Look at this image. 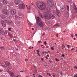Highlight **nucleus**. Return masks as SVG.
<instances>
[{
  "label": "nucleus",
  "instance_id": "1",
  "mask_svg": "<svg viewBox=\"0 0 77 77\" xmlns=\"http://www.w3.org/2000/svg\"><path fill=\"white\" fill-rule=\"evenodd\" d=\"M52 12L51 10H48L45 13V15H44L45 19H48L49 18L51 19H54L55 18V16L53 15L51 16Z\"/></svg>",
  "mask_w": 77,
  "mask_h": 77
},
{
  "label": "nucleus",
  "instance_id": "43",
  "mask_svg": "<svg viewBox=\"0 0 77 77\" xmlns=\"http://www.w3.org/2000/svg\"><path fill=\"white\" fill-rule=\"evenodd\" d=\"M74 48H72V49H71V51H72V50H74Z\"/></svg>",
  "mask_w": 77,
  "mask_h": 77
},
{
  "label": "nucleus",
  "instance_id": "14",
  "mask_svg": "<svg viewBox=\"0 0 77 77\" xmlns=\"http://www.w3.org/2000/svg\"><path fill=\"white\" fill-rule=\"evenodd\" d=\"M1 17L4 20H5L6 19V16L5 15H3V14H2L1 15Z\"/></svg>",
  "mask_w": 77,
  "mask_h": 77
},
{
  "label": "nucleus",
  "instance_id": "34",
  "mask_svg": "<svg viewBox=\"0 0 77 77\" xmlns=\"http://www.w3.org/2000/svg\"><path fill=\"white\" fill-rule=\"evenodd\" d=\"M44 44L45 45H47V43H46V41L44 42Z\"/></svg>",
  "mask_w": 77,
  "mask_h": 77
},
{
  "label": "nucleus",
  "instance_id": "51",
  "mask_svg": "<svg viewBox=\"0 0 77 77\" xmlns=\"http://www.w3.org/2000/svg\"><path fill=\"white\" fill-rule=\"evenodd\" d=\"M46 59H48V57H46Z\"/></svg>",
  "mask_w": 77,
  "mask_h": 77
},
{
  "label": "nucleus",
  "instance_id": "44",
  "mask_svg": "<svg viewBox=\"0 0 77 77\" xmlns=\"http://www.w3.org/2000/svg\"><path fill=\"white\" fill-rule=\"evenodd\" d=\"M58 35H59V34H57V37H59V36H58Z\"/></svg>",
  "mask_w": 77,
  "mask_h": 77
},
{
  "label": "nucleus",
  "instance_id": "28",
  "mask_svg": "<svg viewBox=\"0 0 77 77\" xmlns=\"http://www.w3.org/2000/svg\"><path fill=\"white\" fill-rule=\"evenodd\" d=\"M28 24H29V25H31V23H30V22H28Z\"/></svg>",
  "mask_w": 77,
  "mask_h": 77
},
{
  "label": "nucleus",
  "instance_id": "19",
  "mask_svg": "<svg viewBox=\"0 0 77 77\" xmlns=\"http://www.w3.org/2000/svg\"><path fill=\"white\" fill-rule=\"evenodd\" d=\"M20 23L18 21H17L16 23V24L17 26H19L20 25Z\"/></svg>",
  "mask_w": 77,
  "mask_h": 77
},
{
  "label": "nucleus",
  "instance_id": "41",
  "mask_svg": "<svg viewBox=\"0 0 77 77\" xmlns=\"http://www.w3.org/2000/svg\"><path fill=\"white\" fill-rule=\"evenodd\" d=\"M42 53L43 54H44V53H45V52L44 51L42 52Z\"/></svg>",
  "mask_w": 77,
  "mask_h": 77
},
{
  "label": "nucleus",
  "instance_id": "23",
  "mask_svg": "<svg viewBox=\"0 0 77 77\" xmlns=\"http://www.w3.org/2000/svg\"><path fill=\"white\" fill-rule=\"evenodd\" d=\"M18 15L19 16H21V15H22V14H21V12H19L18 14Z\"/></svg>",
  "mask_w": 77,
  "mask_h": 77
},
{
  "label": "nucleus",
  "instance_id": "40",
  "mask_svg": "<svg viewBox=\"0 0 77 77\" xmlns=\"http://www.w3.org/2000/svg\"><path fill=\"white\" fill-rule=\"evenodd\" d=\"M74 68L75 69H77V67L76 66H75V67H74Z\"/></svg>",
  "mask_w": 77,
  "mask_h": 77
},
{
  "label": "nucleus",
  "instance_id": "7",
  "mask_svg": "<svg viewBox=\"0 0 77 77\" xmlns=\"http://www.w3.org/2000/svg\"><path fill=\"white\" fill-rule=\"evenodd\" d=\"M56 11H57V15L58 17H60V11L58 9L56 8Z\"/></svg>",
  "mask_w": 77,
  "mask_h": 77
},
{
  "label": "nucleus",
  "instance_id": "61",
  "mask_svg": "<svg viewBox=\"0 0 77 77\" xmlns=\"http://www.w3.org/2000/svg\"><path fill=\"white\" fill-rule=\"evenodd\" d=\"M48 51L49 52V53H50V52L49 51Z\"/></svg>",
  "mask_w": 77,
  "mask_h": 77
},
{
  "label": "nucleus",
  "instance_id": "49",
  "mask_svg": "<svg viewBox=\"0 0 77 77\" xmlns=\"http://www.w3.org/2000/svg\"><path fill=\"white\" fill-rule=\"evenodd\" d=\"M67 0V1H68V2H70V1L71 0Z\"/></svg>",
  "mask_w": 77,
  "mask_h": 77
},
{
  "label": "nucleus",
  "instance_id": "62",
  "mask_svg": "<svg viewBox=\"0 0 77 77\" xmlns=\"http://www.w3.org/2000/svg\"><path fill=\"white\" fill-rule=\"evenodd\" d=\"M47 56L48 57H49V55H48Z\"/></svg>",
  "mask_w": 77,
  "mask_h": 77
},
{
  "label": "nucleus",
  "instance_id": "35",
  "mask_svg": "<svg viewBox=\"0 0 77 77\" xmlns=\"http://www.w3.org/2000/svg\"><path fill=\"white\" fill-rule=\"evenodd\" d=\"M62 47H63L64 48H65V46H64V45H62Z\"/></svg>",
  "mask_w": 77,
  "mask_h": 77
},
{
  "label": "nucleus",
  "instance_id": "48",
  "mask_svg": "<svg viewBox=\"0 0 77 77\" xmlns=\"http://www.w3.org/2000/svg\"><path fill=\"white\" fill-rule=\"evenodd\" d=\"M62 74H63V73H62V72H61V73H60V74L61 75H62Z\"/></svg>",
  "mask_w": 77,
  "mask_h": 77
},
{
  "label": "nucleus",
  "instance_id": "45",
  "mask_svg": "<svg viewBox=\"0 0 77 77\" xmlns=\"http://www.w3.org/2000/svg\"><path fill=\"white\" fill-rule=\"evenodd\" d=\"M38 42H39V43L41 42V43H42V42H41V41H38Z\"/></svg>",
  "mask_w": 77,
  "mask_h": 77
},
{
  "label": "nucleus",
  "instance_id": "2",
  "mask_svg": "<svg viewBox=\"0 0 77 77\" xmlns=\"http://www.w3.org/2000/svg\"><path fill=\"white\" fill-rule=\"evenodd\" d=\"M37 5L38 8L42 11L45 10L46 8L45 4L43 3L42 2H38L37 3Z\"/></svg>",
  "mask_w": 77,
  "mask_h": 77
},
{
  "label": "nucleus",
  "instance_id": "54",
  "mask_svg": "<svg viewBox=\"0 0 77 77\" xmlns=\"http://www.w3.org/2000/svg\"><path fill=\"white\" fill-rule=\"evenodd\" d=\"M37 51H38V52H39V50H38Z\"/></svg>",
  "mask_w": 77,
  "mask_h": 77
},
{
  "label": "nucleus",
  "instance_id": "24",
  "mask_svg": "<svg viewBox=\"0 0 77 77\" xmlns=\"http://www.w3.org/2000/svg\"><path fill=\"white\" fill-rule=\"evenodd\" d=\"M68 16H69V15L68 14H65V17H68Z\"/></svg>",
  "mask_w": 77,
  "mask_h": 77
},
{
  "label": "nucleus",
  "instance_id": "4",
  "mask_svg": "<svg viewBox=\"0 0 77 77\" xmlns=\"http://www.w3.org/2000/svg\"><path fill=\"white\" fill-rule=\"evenodd\" d=\"M8 7L5 6L4 7V9L2 10L3 14L5 15H9V12H8L7 11V9H8Z\"/></svg>",
  "mask_w": 77,
  "mask_h": 77
},
{
  "label": "nucleus",
  "instance_id": "25",
  "mask_svg": "<svg viewBox=\"0 0 77 77\" xmlns=\"http://www.w3.org/2000/svg\"><path fill=\"white\" fill-rule=\"evenodd\" d=\"M0 49H1V50H4V49H5V48L3 47H0Z\"/></svg>",
  "mask_w": 77,
  "mask_h": 77
},
{
  "label": "nucleus",
  "instance_id": "11",
  "mask_svg": "<svg viewBox=\"0 0 77 77\" xmlns=\"http://www.w3.org/2000/svg\"><path fill=\"white\" fill-rule=\"evenodd\" d=\"M1 23V24H2L3 26L4 27H5L6 26V23L4 21H2Z\"/></svg>",
  "mask_w": 77,
  "mask_h": 77
},
{
  "label": "nucleus",
  "instance_id": "42",
  "mask_svg": "<svg viewBox=\"0 0 77 77\" xmlns=\"http://www.w3.org/2000/svg\"><path fill=\"white\" fill-rule=\"evenodd\" d=\"M38 77H42V76L41 75H39L38 76Z\"/></svg>",
  "mask_w": 77,
  "mask_h": 77
},
{
  "label": "nucleus",
  "instance_id": "64",
  "mask_svg": "<svg viewBox=\"0 0 77 77\" xmlns=\"http://www.w3.org/2000/svg\"><path fill=\"white\" fill-rule=\"evenodd\" d=\"M17 77H19V76H18V75H17Z\"/></svg>",
  "mask_w": 77,
  "mask_h": 77
},
{
  "label": "nucleus",
  "instance_id": "10",
  "mask_svg": "<svg viewBox=\"0 0 77 77\" xmlns=\"http://www.w3.org/2000/svg\"><path fill=\"white\" fill-rule=\"evenodd\" d=\"M9 74L10 75L11 77H14V75H15L14 73L12 72H9Z\"/></svg>",
  "mask_w": 77,
  "mask_h": 77
},
{
  "label": "nucleus",
  "instance_id": "36",
  "mask_svg": "<svg viewBox=\"0 0 77 77\" xmlns=\"http://www.w3.org/2000/svg\"><path fill=\"white\" fill-rule=\"evenodd\" d=\"M51 49L52 50H54V48H53V47H51Z\"/></svg>",
  "mask_w": 77,
  "mask_h": 77
},
{
  "label": "nucleus",
  "instance_id": "6",
  "mask_svg": "<svg viewBox=\"0 0 77 77\" xmlns=\"http://www.w3.org/2000/svg\"><path fill=\"white\" fill-rule=\"evenodd\" d=\"M5 65H2V66L4 67V68H7V66H11V63L8 62H6L5 63Z\"/></svg>",
  "mask_w": 77,
  "mask_h": 77
},
{
  "label": "nucleus",
  "instance_id": "20",
  "mask_svg": "<svg viewBox=\"0 0 77 77\" xmlns=\"http://www.w3.org/2000/svg\"><path fill=\"white\" fill-rule=\"evenodd\" d=\"M25 7V5H24V4L23 3L22 4V9H24Z\"/></svg>",
  "mask_w": 77,
  "mask_h": 77
},
{
  "label": "nucleus",
  "instance_id": "22",
  "mask_svg": "<svg viewBox=\"0 0 77 77\" xmlns=\"http://www.w3.org/2000/svg\"><path fill=\"white\" fill-rule=\"evenodd\" d=\"M67 9L68 11H69V6L67 5Z\"/></svg>",
  "mask_w": 77,
  "mask_h": 77
},
{
  "label": "nucleus",
  "instance_id": "59",
  "mask_svg": "<svg viewBox=\"0 0 77 77\" xmlns=\"http://www.w3.org/2000/svg\"><path fill=\"white\" fill-rule=\"evenodd\" d=\"M74 40H75V39H76L75 38H74Z\"/></svg>",
  "mask_w": 77,
  "mask_h": 77
},
{
  "label": "nucleus",
  "instance_id": "31",
  "mask_svg": "<svg viewBox=\"0 0 77 77\" xmlns=\"http://www.w3.org/2000/svg\"><path fill=\"white\" fill-rule=\"evenodd\" d=\"M55 60H56V61H58V62H59V60H57V58H56L55 59Z\"/></svg>",
  "mask_w": 77,
  "mask_h": 77
},
{
  "label": "nucleus",
  "instance_id": "47",
  "mask_svg": "<svg viewBox=\"0 0 77 77\" xmlns=\"http://www.w3.org/2000/svg\"><path fill=\"white\" fill-rule=\"evenodd\" d=\"M72 38H73V35H71Z\"/></svg>",
  "mask_w": 77,
  "mask_h": 77
},
{
  "label": "nucleus",
  "instance_id": "39",
  "mask_svg": "<svg viewBox=\"0 0 77 77\" xmlns=\"http://www.w3.org/2000/svg\"><path fill=\"white\" fill-rule=\"evenodd\" d=\"M67 47H68V48H69V45H67Z\"/></svg>",
  "mask_w": 77,
  "mask_h": 77
},
{
  "label": "nucleus",
  "instance_id": "52",
  "mask_svg": "<svg viewBox=\"0 0 77 77\" xmlns=\"http://www.w3.org/2000/svg\"><path fill=\"white\" fill-rule=\"evenodd\" d=\"M53 77H55V75H53Z\"/></svg>",
  "mask_w": 77,
  "mask_h": 77
},
{
  "label": "nucleus",
  "instance_id": "5",
  "mask_svg": "<svg viewBox=\"0 0 77 77\" xmlns=\"http://www.w3.org/2000/svg\"><path fill=\"white\" fill-rule=\"evenodd\" d=\"M48 4L49 6L52 7L53 6V0H48Z\"/></svg>",
  "mask_w": 77,
  "mask_h": 77
},
{
  "label": "nucleus",
  "instance_id": "53",
  "mask_svg": "<svg viewBox=\"0 0 77 77\" xmlns=\"http://www.w3.org/2000/svg\"><path fill=\"white\" fill-rule=\"evenodd\" d=\"M45 35V33H43V34H42V35Z\"/></svg>",
  "mask_w": 77,
  "mask_h": 77
},
{
  "label": "nucleus",
  "instance_id": "12",
  "mask_svg": "<svg viewBox=\"0 0 77 77\" xmlns=\"http://www.w3.org/2000/svg\"><path fill=\"white\" fill-rule=\"evenodd\" d=\"M6 22L7 23H8V24H10V25H12L13 24V22L12 21L11 22L7 20L6 21Z\"/></svg>",
  "mask_w": 77,
  "mask_h": 77
},
{
  "label": "nucleus",
  "instance_id": "58",
  "mask_svg": "<svg viewBox=\"0 0 77 77\" xmlns=\"http://www.w3.org/2000/svg\"><path fill=\"white\" fill-rule=\"evenodd\" d=\"M31 4H32V6H33V5H33V4H32V3Z\"/></svg>",
  "mask_w": 77,
  "mask_h": 77
},
{
  "label": "nucleus",
  "instance_id": "15",
  "mask_svg": "<svg viewBox=\"0 0 77 77\" xmlns=\"http://www.w3.org/2000/svg\"><path fill=\"white\" fill-rule=\"evenodd\" d=\"M8 35L10 36V37L11 38H13V35L11 34L10 32L8 33Z\"/></svg>",
  "mask_w": 77,
  "mask_h": 77
},
{
  "label": "nucleus",
  "instance_id": "63",
  "mask_svg": "<svg viewBox=\"0 0 77 77\" xmlns=\"http://www.w3.org/2000/svg\"><path fill=\"white\" fill-rule=\"evenodd\" d=\"M32 30H34V28H32Z\"/></svg>",
  "mask_w": 77,
  "mask_h": 77
},
{
  "label": "nucleus",
  "instance_id": "3",
  "mask_svg": "<svg viewBox=\"0 0 77 77\" xmlns=\"http://www.w3.org/2000/svg\"><path fill=\"white\" fill-rule=\"evenodd\" d=\"M36 21L38 26L42 27H44V24H43V23L41 21V19L39 17H37Z\"/></svg>",
  "mask_w": 77,
  "mask_h": 77
},
{
  "label": "nucleus",
  "instance_id": "55",
  "mask_svg": "<svg viewBox=\"0 0 77 77\" xmlns=\"http://www.w3.org/2000/svg\"><path fill=\"white\" fill-rule=\"evenodd\" d=\"M70 3L71 5H72V2H70Z\"/></svg>",
  "mask_w": 77,
  "mask_h": 77
},
{
  "label": "nucleus",
  "instance_id": "56",
  "mask_svg": "<svg viewBox=\"0 0 77 77\" xmlns=\"http://www.w3.org/2000/svg\"><path fill=\"white\" fill-rule=\"evenodd\" d=\"M49 62H50V63H51V61H50V60H49Z\"/></svg>",
  "mask_w": 77,
  "mask_h": 77
},
{
  "label": "nucleus",
  "instance_id": "46",
  "mask_svg": "<svg viewBox=\"0 0 77 77\" xmlns=\"http://www.w3.org/2000/svg\"><path fill=\"white\" fill-rule=\"evenodd\" d=\"M62 57H65V55L64 54H63Z\"/></svg>",
  "mask_w": 77,
  "mask_h": 77
},
{
  "label": "nucleus",
  "instance_id": "18",
  "mask_svg": "<svg viewBox=\"0 0 77 77\" xmlns=\"http://www.w3.org/2000/svg\"><path fill=\"white\" fill-rule=\"evenodd\" d=\"M66 9V7H65L61 9V11H62V12H63V11H65Z\"/></svg>",
  "mask_w": 77,
  "mask_h": 77
},
{
  "label": "nucleus",
  "instance_id": "60",
  "mask_svg": "<svg viewBox=\"0 0 77 77\" xmlns=\"http://www.w3.org/2000/svg\"><path fill=\"white\" fill-rule=\"evenodd\" d=\"M75 35L76 36H77V34H75Z\"/></svg>",
  "mask_w": 77,
  "mask_h": 77
},
{
  "label": "nucleus",
  "instance_id": "9",
  "mask_svg": "<svg viewBox=\"0 0 77 77\" xmlns=\"http://www.w3.org/2000/svg\"><path fill=\"white\" fill-rule=\"evenodd\" d=\"M11 13L12 15H15L16 13V11L14 9H12L11 11Z\"/></svg>",
  "mask_w": 77,
  "mask_h": 77
},
{
  "label": "nucleus",
  "instance_id": "13",
  "mask_svg": "<svg viewBox=\"0 0 77 77\" xmlns=\"http://www.w3.org/2000/svg\"><path fill=\"white\" fill-rule=\"evenodd\" d=\"M74 10L75 11V13L77 14V7L75 6V5L74 4Z\"/></svg>",
  "mask_w": 77,
  "mask_h": 77
},
{
  "label": "nucleus",
  "instance_id": "32",
  "mask_svg": "<svg viewBox=\"0 0 77 77\" xmlns=\"http://www.w3.org/2000/svg\"><path fill=\"white\" fill-rule=\"evenodd\" d=\"M74 77H77V74L74 76Z\"/></svg>",
  "mask_w": 77,
  "mask_h": 77
},
{
  "label": "nucleus",
  "instance_id": "50",
  "mask_svg": "<svg viewBox=\"0 0 77 77\" xmlns=\"http://www.w3.org/2000/svg\"><path fill=\"white\" fill-rule=\"evenodd\" d=\"M20 72H24V71L23 70V71H20Z\"/></svg>",
  "mask_w": 77,
  "mask_h": 77
},
{
  "label": "nucleus",
  "instance_id": "57",
  "mask_svg": "<svg viewBox=\"0 0 77 77\" xmlns=\"http://www.w3.org/2000/svg\"><path fill=\"white\" fill-rule=\"evenodd\" d=\"M45 53L46 54V53H48V52L46 51L45 52Z\"/></svg>",
  "mask_w": 77,
  "mask_h": 77
},
{
  "label": "nucleus",
  "instance_id": "16",
  "mask_svg": "<svg viewBox=\"0 0 77 77\" xmlns=\"http://www.w3.org/2000/svg\"><path fill=\"white\" fill-rule=\"evenodd\" d=\"M3 3L4 5H7L8 4V1L7 0H3Z\"/></svg>",
  "mask_w": 77,
  "mask_h": 77
},
{
  "label": "nucleus",
  "instance_id": "27",
  "mask_svg": "<svg viewBox=\"0 0 77 77\" xmlns=\"http://www.w3.org/2000/svg\"><path fill=\"white\" fill-rule=\"evenodd\" d=\"M3 6V5L1 3H0V8H2Z\"/></svg>",
  "mask_w": 77,
  "mask_h": 77
},
{
  "label": "nucleus",
  "instance_id": "38",
  "mask_svg": "<svg viewBox=\"0 0 77 77\" xmlns=\"http://www.w3.org/2000/svg\"><path fill=\"white\" fill-rule=\"evenodd\" d=\"M28 9H30V6H29V8H27Z\"/></svg>",
  "mask_w": 77,
  "mask_h": 77
},
{
  "label": "nucleus",
  "instance_id": "37",
  "mask_svg": "<svg viewBox=\"0 0 77 77\" xmlns=\"http://www.w3.org/2000/svg\"><path fill=\"white\" fill-rule=\"evenodd\" d=\"M41 59H42L41 60H42V61H43V60H44V58H42Z\"/></svg>",
  "mask_w": 77,
  "mask_h": 77
},
{
  "label": "nucleus",
  "instance_id": "30",
  "mask_svg": "<svg viewBox=\"0 0 77 77\" xmlns=\"http://www.w3.org/2000/svg\"><path fill=\"white\" fill-rule=\"evenodd\" d=\"M31 47H32V46H30V47H29L28 48H29V49H32V48Z\"/></svg>",
  "mask_w": 77,
  "mask_h": 77
},
{
  "label": "nucleus",
  "instance_id": "26",
  "mask_svg": "<svg viewBox=\"0 0 77 77\" xmlns=\"http://www.w3.org/2000/svg\"><path fill=\"white\" fill-rule=\"evenodd\" d=\"M11 29H12L11 28H8V30H9V31H12V30H11Z\"/></svg>",
  "mask_w": 77,
  "mask_h": 77
},
{
  "label": "nucleus",
  "instance_id": "8",
  "mask_svg": "<svg viewBox=\"0 0 77 77\" xmlns=\"http://www.w3.org/2000/svg\"><path fill=\"white\" fill-rule=\"evenodd\" d=\"M21 2L20 0H16L15 1L14 3L16 5H19Z\"/></svg>",
  "mask_w": 77,
  "mask_h": 77
},
{
  "label": "nucleus",
  "instance_id": "33",
  "mask_svg": "<svg viewBox=\"0 0 77 77\" xmlns=\"http://www.w3.org/2000/svg\"><path fill=\"white\" fill-rule=\"evenodd\" d=\"M37 54H38V56H40V54H39V53L38 52Z\"/></svg>",
  "mask_w": 77,
  "mask_h": 77
},
{
  "label": "nucleus",
  "instance_id": "29",
  "mask_svg": "<svg viewBox=\"0 0 77 77\" xmlns=\"http://www.w3.org/2000/svg\"><path fill=\"white\" fill-rule=\"evenodd\" d=\"M59 26V24H57L54 25V26Z\"/></svg>",
  "mask_w": 77,
  "mask_h": 77
},
{
  "label": "nucleus",
  "instance_id": "17",
  "mask_svg": "<svg viewBox=\"0 0 77 77\" xmlns=\"http://www.w3.org/2000/svg\"><path fill=\"white\" fill-rule=\"evenodd\" d=\"M15 18L16 19H18V20H19L20 19V17L16 15L15 16Z\"/></svg>",
  "mask_w": 77,
  "mask_h": 77
},
{
  "label": "nucleus",
  "instance_id": "21",
  "mask_svg": "<svg viewBox=\"0 0 77 77\" xmlns=\"http://www.w3.org/2000/svg\"><path fill=\"white\" fill-rule=\"evenodd\" d=\"M19 8L20 9H22V4L20 5H19Z\"/></svg>",
  "mask_w": 77,
  "mask_h": 77
}]
</instances>
